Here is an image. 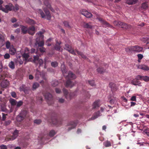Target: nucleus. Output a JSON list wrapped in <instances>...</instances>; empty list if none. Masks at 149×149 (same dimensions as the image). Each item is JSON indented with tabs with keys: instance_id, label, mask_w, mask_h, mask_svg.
I'll return each instance as SVG.
<instances>
[{
	"instance_id": "f257e3e1",
	"label": "nucleus",
	"mask_w": 149,
	"mask_h": 149,
	"mask_svg": "<svg viewBox=\"0 0 149 149\" xmlns=\"http://www.w3.org/2000/svg\"><path fill=\"white\" fill-rule=\"evenodd\" d=\"M65 78L67 79V81L65 84V87H72L74 85V84L70 80L75 79L76 78L75 75L70 71L69 72L68 75L66 76Z\"/></svg>"
},
{
	"instance_id": "f03ea898",
	"label": "nucleus",
	"mask_w": 149,
	"mask_h": 149,
	"mask_svg": "<svg viewBox=\"0 0 149 149\" xmlns=\"http://www.w3.org/2000/svg\"><path fill=\"white\" fill-rule=\"evenodd\" d=\"M113 23L115 26H118L124 29H130L132 28V26L131 25L124 23L120 21H115Z\"/></svg>"
},
{
	"instance_id": "7ed1b4c3",
	"label": "nucleus",
	"mask_w": 149,
	"mask_h": 149,
	"mask_svg": "<svg viewBox=\"0 0 149 149\" xmlns=\"http://www.w3.org/2000/svg\"><path fill=\"white\" fill-rule=\"evenodd\" d=\"M43 94L45 98L47 100L48 104L49 105L53 103V100L52 95L49 93H43Z\"/></svg>"
},
{
	"instance_id": "20e7f679",
	"label": "nucleus",
	"mask_w": 149,
	"mask_h": 149,
	"mask_svg": "<svg viewBox=\"0 0 149 149\" xmlns=\"http://www.w3.org/2000/svg\"><path fill=\"white\" fill-rule=\"evenodd\" d=\"M44 13L42 10H40V14L42 18H45L46 16L48 20H50L51 18V16L49 10H43Z\"/></svg>"
},
{
	"instance_id": "39448f33",
	"label": "nucleus",
	"mask_w": 149,
	"mask_h": 149,
	"mask_svg": "<svg viewBox=\"0 0 149 149\" xmlns=\"http://www.w3.org/2000/svg\"><path fill=\"white\" fill-rule=\"evenodd\" d=\"M63 91L66 98L67 99H71L73 96L74 95V93H70L68 94V90L65 88L63 89Z\"/></svg>"
},
{
	"instance_id": "423d86ee",
	"label": "nucleus",
	"mask_w": 149,
	"mask_h": 149,
	"mask_svg": "<svg viewBox=\"0 0 149 149\" xmlns=\"http://www.w3.org/2000/svg\"><path fill=\"white\" fill-rule=\"evenodd\" d=\"M97 19L99 20L103 26L104 27H107L112 28L113 26L109 23L104 20L102 18L100 17H97Z\"/></svg>"
},
{
	"instance_id": "0eeeda50",
	"label": "nucleus",
	"mask_w": 149,
	"mask_h": 149,
	"mask_svg": "<svg viewBox=\"0 0 149 149\" xmlns=\"http://www.w3.org/2000/svg\"><path fill=\"white\" fill-rule=\"evenodd\" d=\"M139 76H140V75H137L135 79L132 80L131 83L132 84L135 86H141V83L139 81V80L140 79Z\"/></svg>"
},
{
	"instance_id": "6e6552de",
	"label": "nucleus",
	"mask_w": 149,
	"mask_h": 149,
	"mask_svg": "<svg viewBox=\"0 0 149 149\" xmlns=\"http://www.w3.org/2000/svg\"><path fill=\"white\" fill-rule=\"evenodd\" d=\"M19 131L17 130H15L13 133V135L10 138H6V140L7 141L13 140L17 138L18 135Z\"/></svg>"
},
{
	"instance_id": "1a4fd4ad",
	"label": "nucleus",
	"mask_w": 149,
	"mask_h": 149,
	"mask_svg": "<svg viewBox=\"0 0 149 149\" xmlns=\"http://www.w3.org/2000/svg\"><path fill=\"white\" fill-rule=\"evenodd\" d=\"M78 123L77 121H72L70 122L68 124V126H70L68 128V131H69L75 128Z\"/></svg>"
},
{
	"instance_id": "9d476101",
	"label": "nucleus",
	"mask_w": 149,
	"mask_h": 149,
	"mask_svg": "<svg viewBox=\"0 0 149 149\" xmlns=\"http://www.w3.org/2000/svg\"><path fill=\"white\" fill-rule=\"evenodd\" d=\"M65 49L68 51L70 53L74 55H76L74 51L72 49V47L69 45L66 44L65 45Z\"/></svg>"
},
{
	"instance_id": "9b49d317",
	"label": "nucleus",
	"mask_w": 149,
	"mask_h": 149,
	"mask_svg": "<svg viewBox=\"0 0 149 149\" xmlns=\"http://www.w3.org/2000/svg\"><path fill=\"white\" fill-rule=\"evenodd\" d=\"M109 86V87L111 88V91L113 93L118 90V88L116 85L113 82H111L110 83Z\"/></svg>"
},
{
	"instance_id": "f8f14e48",
	"label": "nucleus",
	"mask_w": 149,
	"mask_h": 149,
	"mask_svg": "<svg viewBox=\"0 0 149 149\" xmlns=\"http://www.w3.org/2000/svg\"><path fill=\"white\" fill-rule=\"evenodd\" d=\"M28 33L31 35H33L35 33V28L33 26H31L28 28Z\"/></svg>"
},
{
	"instance_id": "ddd939ff",
	"label": "nucleus",
	"mask_w": 149,
	"mask_h": 149,
	"mask_svg": "<svg viewBox=\"0 0 149 149\" xmlns=\"http://www.w3.org/2000/svg\"><path fill=\"white\" fill-rule=\"evenodd\" d=\"M143 50V48L138 45L134 46V52L139 53L142 52Z\"/></svg>"
},
{
	"instance_id": "4468645a",
	"label": "nucleus",
	"mask_w": 149,
	"mask_h": 149,
	"mask_svg": "<svg viewBox=\"0 0 149 149\" xmlns=\"http://www.w3.org/2000/svg\"><path fill=\"white\" fill-rule=\"evenodd\" d=\"M20 26L22 32L23 34H25L27 33H28V29L27 27L21 25H20Z\"/></svg>"
},
{
	"instance_id": "2eb2a0df",
	"label": "nucleus",
	"mask_w": 149,
	"mask_h": 149,
	"mask_svg": "<svg viewBox=\"0 0 149 149\" xmlns=\"http://www.w3.org/2000/svg\"><path fill=\"white\" fill-rule=\"evenodd\" d=\"M9 82L6 80H4L1 82V86L3 88L6 87L9 85Z\"/></svg>"
},
{
	"instance_id": "dca6fc26",
	"label": "nucleus",
	"mask_w": 149,
	"mask_h": 149,
	"mask_svg": "<svg viewBox=\"0 0 149 149\" xmlns=\"http://www.w3.org/2000/svg\"><path fill=\"white\" fill-rule=\"evenodd\" d=\"M85 11H83L81 12V14L87 18H90L92 16V14L91 13L87 11L86 10Z\"/></svg>"
},
{
	"instance_id": "f3484780",
	"label": "nucleus",
	"mask_w": 149,
	"mask_h": 149,
	"mask_svg": "<svg viewBox=\"0 0 149 149\" xmlns=\"http://www.w3.org/2000/svg\"><path fill=\"white\" fill-rule=\"evenodd\" d=\"M125 50L126 52L129 53H131L132 52H134V46L127 47L125 48Z\"/></svg>"
},
{
	"instance_id": "a211bd4d",
	"label": "nucleus",
	"mask_w": 149,
	"mask_h": 149,
	"mask_svg": "<svg viewBox=\"0 0 149 149\" xmlns=\"http://www.w3.org/2000/svg\"><path fill=\"white\" fill-rule=\"evenodd\" d=\"M138 68L145 71L149 70V67L145 65H139Z\"/></svg>"
},
{
	"instance_id": "6ab92c4d",
	"label": "nucleus",
	"mask_w": 149,
	"mask_h": 149,
	"mask_svg": "<svg viewBox=\"0 0 149 149\" xmlns=\"http://www.w3.org/2000/svg\"><path fill=\"white\" fill-rule=\"evenodd\" d=\"M139 77L140 80H143L145 82L149 81V77L148 76H142L140 75Z\"/></svg>"
},
{
	"instance_id": "aec40b11",
	"label": "nucleus",
	"mask_w": 149,
	"mask_h": 149,
	"mask_svg": "<svg viewBox=\"0 0 149 149\" xmlns=\"http://www.w3.org/2000/svg\"><path fill=\"white\" fill-rule=\"evenodd\" d=\"M25 21L26 23L30 25L36 24V22L33 20L31 19L29 17L26 18Z\"/></svg>"
},
{
	"instance_id": "412c9836",
	"label": "nucleus",
	"mask_w": 149,
	"mask_h": 149,
	"mask_svg": "<svg viewBox=\"0 0 149 149\" xmlns=\"http://www.w3.org/2000/svg\"><path fill=\"white\" fill-rule=\"evenodd\" d=\"M61 44V42H58V41H56V44L54 46V49L55 50L58 51H60L61 48V47L60 46Z\"/></svg>"
},
{
	"instance_id": "4be33fe9",
	"label": "nucleus",
	"mask_w": 149,
	"mask_h": 149,
	"mask_svg": "<svg viewBox=\"0 0 149 149\" xmlns=\"http://www.w3.org/2000/svg\"><path fill=\"white\" fill-rule=\"evenodd\" d=\"M100 100H97L93 104V109H95L97 108H98L99 107L100 105L99 104Z\"/></svg>"
},
{
	"instance_id": "5701e85b",
	"label": "nucleus",
	"mask_w": 149,
	"mask_h": 149,
	"mask_svg": "<svg viewBox=\"0 0 149 149\" xmlns=\"http://www.w3.org/2000/svg\"><path fill=\"white\" fill-rule=\"evenodd\" d=\"M100 112L99 111H98L97 112L95 113L93 116L91 118V120H94L95 119L97 118L99 116H100Z\"/></svg>"
},
{
	"instance_id": "b1692460",
	"label": "nucleus",
	"mask_w": 149,
	"mask_h": 149,
	"mask_svg": "<svg viewBox=\"0 0 149 149\" xmlns=\"http://www.w3.org/2000/svg\"><path fill=\"white\" fill-rule=\"evenodd\" d=\"M61 69L63 76H65V74L67 71L65 68V65H62L61 66Z\"/></svg>"
},
{
	"instance_id": "393cba45",
	"label": "nucleus",
	"mask_w": 149,
	"mask_h": 149,
	"mask_svg": "<svg viewBox=\"0 0 149 149\" xmlns=\"http://www.w3.org/2000/svg\"><path fill=\"white\" fill-rule=\"evenodd\" d=\"M9 101L12 106H15L16 105L17 101L11 98L9 100Z\"/></svg>"
},
{
	"instance_id": "a878e982",
	"label": "nucleus",
	"mask_w": 149,
	"mask_h": 149,
	"mask_svg": "<svg viewBox=\"0 0 149 149\" xmlns=\"http://www.w3.org/2000/svg\"><path fill=\"white\" fill-rule=\"evenodd\" d=\"M97 71L99 73L103 74L105 72V69L101 67H100L97 69Z\"/></svg>"
},
{
	"instance_id": "bb28decb",
	"label": "nucleus",
	"mask_w": 149,
	"mask_h": 149,
	"mask_svg": "<svg viewBox=\"0 0 149 149\" xmlns=\"http://www.w3.org/2000/svg\"><path fill=\"white\" fill-rule=\"evenodd\" d=\"M0 106L1 111L6 112L7 111V109L6 108V106L5 104H1Z\"/></svg>"
},
{
	"instance_id": "cd10ccee",
	"label": "nucleus",
	"mask_w": 149,
	"mask_h": 149,
	"mask_svg": "<svg viewBox=\"0 0 149 149\" xmlns=\"http://www.w3.org/2000/svg\"><path fill=\"white\" fill-rule=\"evenodd\" d=\"M6 9H13L14 7L11 3H9L5 6Z\"/></svg>"
},
{
	"instance_id": "c85d7f7f",
	"label": "nucleus",
	"mask_w": 149,
	"mask_h": 149,
	"mask_svg": "<svg viewBox=\"0 0 149 149\" xmlns=\"http://www.w3.org/2000/svg\"><path fill=\"white\" fill-rule=\"evenodd\" d=\"M38 44L39 47H43L44 45V42L43 41H41L39 42H38L37 41L35 43V45H36Z\"/></svg>"
},
{
	"instance_id": "c756f323",
	"label": "nucleus",
	"mask_w": 149,
	"mask_h": 149,
	"mask_svg": "<svg viewBox=\"0 0 149 149\" xmlns=\"http://www.w3.org/2000/svg\"><path fill=\"white\" fill-rule=\"evenodd\" d=\"M39 73H40V76H41L42 77V78H43L45 80H47V78L46 77H45V76L44 74H43L42 73H41L39 71H37L36 72V77H39V75H37V74H39Z\"/></svg>"
},
{
	"instance_id": "7c9ffc66",
	"label": "nucleus",
	"mask_w": 149,
	"mask_h": 149,
	"mask_svg": "<svg viewBox=\"0 0 149 149\" xmlns=\"http://www.w3.org/2000/svg\"><path fill=\"white\" fill-rule=\"evenodd\" d=\"M76 52L78 55L81 56L82 58L84 59H86V57L85 55H84L82 52L77 50H76Z\"/></svg>"
},
{
	"instance_id": "2f4dec72",
	"label": "nucleus",
	"mask_w": 149,
	"mask_h": 149,
	"mask_svg": "<svg viewBox=\"0 0 149 149\" xmlns=\"http://www.w3.org/2000/svg\"><path fill=\"white\" fill-rule=\"evenodd\" d=\"M104 145L106 147H110L111 146V143L110 141H107L103 143Z\"/></svg>"
},
{
	"instance_id": "473e14b6",
	"label": "nucleus",
	"mask_w": 149,
	"mask_h": 149,
	"mask_svg": "<svg viewBox=\"0 0 149 149\" xmlns=\"http://www.w3.org/2000/svg\"><path fill=\"white\" fill-rule=\"evenodd\" d=\"M9 52L10 54L14 55L16 52V50L13 48H10L9 49Z\"/></svg>"
},
{
	"instance_id": "72a5a7b5",
	"label": "nucleus",
	"mask_w": 149,
	"mask_h": 149,
	"mask_svg": "<svg viewBox=\"0 0 149 149\" xmlns=\"http://www.w3.org/2000/svg\"><path fill=\"white\" fill-rule=\"evenodd\" d=\"M27 113L28 112L26 110H23L19 114L24 118L27 115Z\"/></svg>"
},
{
	"instance_id": "f704fd0d",
	"label": "nucleus",
	"mask_w": 149,
	"mask_h": 149,
	"mask_svg": "<svg viewBox=\"0 0 149 149\" xmlns=\"http://www.w3.org/2000/svg\"><path fill=\"white\" fill-rule=\"evenodd\" d=\"M8 66L11 69H14L15 68L14 63L13 61H11L8 64Z\"/></svg>"
},
{
	"instance_id": "c9c22d12",
	"label": "nucleus",
	"mask_w": 149,
	"mask_h": 149,
	"mask_svg": "<svg viewBox=\"0 0 149 149\" xmlns=\"http://www.w3.org/2000/svg\"><path fill=\"white\" fill-rule=\"evenodd\" d=\"M148 4L146 2L143 3L142 4L141 8L143 9H146L148 8Z\"/></svg>"
},
{
	"instance_id": "e433bc0d",
	"label": "nucleus",
	"mask_w": 149,
	"mask_h": 149,
	"mask_svg": "<svg viewBox=\"0 0 149 149\" xmlns=\"http://www.w3.org/2000/svg\"><path fill=\"white\" fill-rule=\"evenodd\" d=\"M40 86L39 84L38 83L35 82L33 85L32 88L33 89H36L38 88Z\"/></svg>"
},
{
	"instance_id": "4c0bfd02",
	"label": "nucleus",
	"mask_w": 149,
	"mask_h": 149,
	"mask_svg": "<svg viewBox=\"0 0 149 149\" xmlns=\"http://www.w3.org/2000/svg\"><path fill=\"white\" fill-rule=\"evenodd\" d=\"M44 3L45 4V5L46 7V8L49 9H51V5L47 1H44Z\"/></svg>"
},
{
	"instance_id": "58836bf2",
	"label": "nucleus",
	"mask_w": 149,
	"mask_h": 149,
	"mask_svg": "<svg viewBox=\"0 0 149 149\" xmlns=\"http://www.w3.org/2000/svg\"><path fill=\"white\" fill-rule=\"evenodd\" d=\"M24 118L19 114L16 118V119L17 121L20 122L24 120Z\"/></svg>"
},
{
	"instance_id": "ea45409f",
	"label": "nucleus",
	"mask_w": 149,
	"mask_h": 149,
	"mask_svg": "<svg viewBox=\"0 0 149 149\" xmlns=\"http://www.w3.org/2000/svg\"><path fill=\"white\" fill-rule=\"evenodd\" d=\"M51 84L53 86L55 87L58 84V82L57 80H54L52 81Z\"/></svg>"
},
{
	"instance_id": "a19ab883",
	"label": "nucleus",
	"mask_w": 149,
	"mask_h": 149,
	"mask_svg": "<svg viewBox=\"0 0 149 149\" xmlns=\"http://www.w3.org/2000/svg\"><path fill=\"white\" fill-rule=\"evenodd\" d=\"M55 131L54 130L50 131L49 133V135L50 137L53 136L56 134Z\"/></svg>"
},
{
	"instance_id": "79ce46f5",
	"label": "nucleus",
	"mask_w": 149,
	"mask_h": 149,
	"mask_svg": "<svg viewBox=\"0 0 149 149\" xmlns=\"http://www.w3.org/2000/svg\"><path fill=\"white\" fill-rule=\"evenodd\" d=\"M29 54L28 53H24L22 55V57L23 58H24L25 60H27L28 58L29 57Z\"/></svg>"
},
{
	"instance_id": "37998d69",
	"label": "nucleus",
	"mask_w": 149,
	"mask_h": 149,
	"mask_svg": "<svg viewBox=\"0 0 149 149\" xmlns=\"http://www.w3.org/2000/svg\"><path fill=\"white\" fill-rule=\"evenodd\" d=\"M84 26L85 28L88 29H91L92 27V26L91 25H90L87 23H85L84 25Z\"/></svg>"
},
{
	"instance_id": "c03bdc74",
	"label": "nucleus",
	"mask_w": 149,
	"mask_h": 149,
	"mask_svg": "<svg viewBox=\"0 0 149 149\" xmlns=\"http://www.w3.org/2000/svg\"><path fill=\"white\" fill-rule=\"evenodd\" d=\"M23 104V102L21 101H19L18 102H17L16 104V108H19L22 106Z\"/></svg>"
},
{
	"instance_id": "a18cd8bd",
	"label": "nucleus",
	"mask_w": 149,
	"mask_h": 149,
	"mask_svg": "<svg viewBox=\"0 0 149 149\" xmlns=\"http://www.w3.org/2000/svg\"><path fill=\"white\" fill-rule=\"evenodd\" d=\"M51 66L54 68L56 67L58 65V63L56 61L52 62L51 63Z\"/></svg>"
},
{
	"instance_id": "49530a36",
	"label": "nucleus",
	"mask_w": 149,
	"mask_h": 149,
	"mask_svg": "<svg viewBox=\"0 0 149 149\" xmlns=\"http://www.w3.org/2000/svg\"><path fill=\"white\" fill-rule=\"evenodd\" d=\"M55 120V121H54L53 120H52V123L53 124L56 125L61 124V122H59V121L56 119Z\"/></svg>"
},
{
	"instance_id": "de8ad7c7",
	"label": "nucleus",
	"mask_w": 149,
	"mask_h": 149,
	"mask_svg": "<svg viewBox=\"0 0 149 149\" xmlns=\"http://www.w3.org/2000/svg\"><path fill=\"white\" fill-rule=\"evenodd\" d=\"M38 49L41 53H43L45 52L46 49L43 47H40Z\"/></svg>"
},
{
	"instance_id": "09e8293b",
	"label": "nucleus",
	"mask_w": 149,
	"mask_h": 149,
	"mask_svg": "<svg viewBox=\"0 0 149 149\" xmlns=\"http://www.w3.org/2000/svg\"><path fill=\"white\" fill-rule=\"evenodd\" d=\"M39 60V56L38 55H37L33 56V61L34 63H35L36 61H38Z\"/></svg>"
},
{
	"instance_id": "8fccbe9b",
	"label": "nucleus",
	"mask_w": 149,
	"mask_h": 149,
	"mask_svg": "<svg viewBox=\"0 0 149 149\" xmlns=\"http://www.w3.org/2000/svg\"><path fill=\"white\" fill-rule=\"evenodd\" d=\"M63 24H64V26L65 27L68 28H70V26L69 25L68 22L66 21H65L63 22Z\"/></svg>"
},
{
	"instance_id": "3c124183",
	"label": "nucleus",
	"mask_w": 149,
	"mask_h": 149,
	"mask_svg": "<svg viewBox=\"0 0 149 149\" xmlns=\"http://www.w3.org/2000/svg\"><path fill=\"white\" fill-rule=\"evenodd\" d=\"M42 121L40 119H36L34 121V122L36 124H40Z\"/></svg>"
},
{
	"instance_id": "603ef678",
	"label": "nucleus",
	"mask_w": 149,
	"mask_h": 149,
	"mask_svg": "<svg viewBox=\"0 0 149 149\" xmlns=\"http://www.w3.org/2000/svg\"><path fill=\"white\" fill-rule=\"evenodd\" d=\"M137 57L139 61V62L140 61L139 60H141L143 58V56L142 54H139L137 55Z\"/></svg>"
},
{
	"instance_id": "864d4df0",
	"label": "nucleus",
	"mask_w": 149,
	"mask_h": 149,
	"mask_svg": "<svg viewBox=\"0 0 149 149\" xmlns=\"http://www.w3.org/2000/svg\"><path fill=\"white\" fill-rule=\"evenodd\" d=\"M6 46L7 49H9L10 46V43L9 41H7L6 43Z\"/></svg>"
},
{
	"instance_id": "5fc2aeb1",
	"label": "nucleus",
	"mask_w": 149,
	"mask_h": 149,
	"mask_svg": "<svg viewBox=\"0 0 149 149\" xmlns=\"http://www.w3.org/2000/svg\"><path fill=\"white\" fill-rule=\"evenodd\" d=\"M88 82L89 84L92 86H93L95 85L94 81L93 80L89 81Z\"/></svg>"
},
{
	"instance_id": "6e6d98bb",
	"label": "nucleus",
	"mask_w": 149,
	"mask_h": 149,
	"mask_svg": "<svg viewBox=\"0 0 149 149\" xmlns=\"http://www.w3.org/2000/svg\"><path fill=\"white\" fill-rule=\"evenodd\" d=\"M4 57L6 59H8L10 58V55L9 54L6 53L4 55Z\"/></svg>"
},
{
	"instance_id": "4d7b16f0",
	"label": "nucleus",
	"mask_w": 149,
	"mask_h": 149,
	"mask_svg": "<svg viewBox=\"0 0 149 149\" xmlns=\"http://www.w3.org/2000/svg\"><path fill=\"white\" fill-rule=\"evenodd\" d=\"M11 95L12 96L15 98L17 97V95L16 93L15 92H13L11 93Z\"/></svg>"
},
{
	"instance_id": "13d9d810",
	"label": "nucleus",
	"mask_w": 149,
	"mask_h": 149,
	"mask_svg": "<svg viewBox=\"0 0 149 149\" xmlns=\"http://www.w3.org/2000/svg\"><path fill=\"white\" fill-rule=\"evenodd\" d=\"M3 2V1L2 0H0V9H5L3 8L2 6V4Z\"/></svg>"
},
{
	"instance_id": "bf43d9fd",
	"label": "nucleus",
	"mask_w": 149,
	"mask_h": 149,
	"mask_svg": "<svg viewBox=\"0 0 149 149\" xmlns=\"http://www.w3.org/2000/svg\"><path fill=\"white\" fill-rule=\"evenodd\" d=\"M1 149H7V147L4 145H2L0 146Z\"/></svg>"
},
{
	"instance_id": "052dcab7",
	"label": "nucleus",
	"mask_w": 149,
	"mask_h": 149,
	"mask_svg": "<svg viewBox=\"0 0 149 149\" xmlns=\"http://www.w3.org/2000/svg\"><path fill=\"white\" fill-rule=\"evenodd\" d=\"M84 92L86 95V97L88 98H89L91 96L89 94V93H88V92H86L85 91H84Z\"/></svg>"
},
{
	"instance_id": "680f3d73",
	"label": "nucleus",
	"mask_w": 149,
	"mask_h": 149,
	"mask_svg": "<svg viewBox=\"0 0 149 149\" xmlns=\"http://www.w3.org/2000/svg\"><path fill=\"white\" fill-rule=\"evenodd\" d=\"M116 100L115 99H111L109 100V103L112 104H113L114 102H115Z\"/></svg>"
},
{
	"instance_id": "e2e57ef3",
	"label": "nucleus",
	"mask_w": 149,
	"mask_h": 149,
	"mask_svg": "<svg viewBox=\"0 0 149 149\" xmlns=\"http://www.w3.org/2000/svg\"><path fill=\"white\" fill-rule=\"evenodd\" d=\"M38 62L39 65V66H40L43 64V62L42 59H40L38 60Z\"/></svg>"
},
{
	"instance_id": "0e129e2a",
	"label": "nucleus",
	"mask_w": 149,
	"mask_h": 149,
	"mask_svg": "<svg viewBox=\"0 0 149 149\" xmlns=\"http://www.w3.org/2000/svg\"><path fill=\"white\" fill-rule=\"evenodd\" d=\"M24 85H22L21 86L19 87L20 91H24L25 90V88H24Z\"/></svg>"
},
{
	"instance_id": "69168bd1",
	"label": "nucleus",
	"mask_w": 149,
	"mask_h": 149,
	"mask_svg": "<svg viewBox=\"0 0 149 149\" xmlns=\"http://www.w3.org/2000/svg\"><path fill=\"white\" fill-rule=\"evenodd\" d=\"M130 100L132 101H136V97L135 96H133L131 98Z\"/></svg>"
},
{
	"instance_id": "338daca9",
	"label": "nucleus",
	"mask_w": 149,
	"mask_h": 149,
	"mask_svg": "<svg viewBox=\"0 0 149 149\" xmlns=\"http://www.w3.org/2000/svg\"><path fill=\"white\" fill-rule=\"evenodd\" d=\"M2 114L3 115L2 116V120H5L6 118V116L7 115V114H5L4 113H2Z\"/></svg>"
},
{
	"instance_id": "774afa93",
	"label": "nucleus",
	"mask_w": 149,
	"mask_h": 149,
	"mask_svg": "<svg viewBox=\"0 0 149 149\" xmlns=\"http://www.w3.org/2000/svg\"><path fill=\"white\" fill-rule=\"evenodd\" d=\"M55 91L56 93H59L61 92V90L57 88H55Z\"/></svg>"
}]
</instances>
